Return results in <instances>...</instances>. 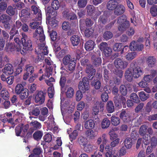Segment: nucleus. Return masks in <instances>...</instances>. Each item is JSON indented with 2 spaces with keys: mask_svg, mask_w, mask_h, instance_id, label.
Wrapping results in <instances>:
<instances>
[{
  "mask_svg": "<svg viewBox=\"0 0 157 157\" xmlns=\"http://www.w3.org/2000/svg\"><path fill=\"white\" fill-rule=\"evenodd\" d=\"M106 109L109 113H113L114 110V107L113 102L111 101H108L106 104Z\"/></svg>",
  "mask_w": 157,
  "mask_h": 157,
  "instance_id": "obj_24",
  "label": "nucleus"
},
{
  "mask_svg": "<svg viewBox=\"0 0 157 157\" xmlns=\"http://www.w3.org/2000/svg\"><path fill=\"white\" fill-rule=\"evenodd\" d=\"M125 10V8L123 5H117L114 11L115 14L117 15H120L124 13Z\"/></svg>",
  "mask_w": 157,
  "mask_h": 157,
  "instance_id": "obj_16",
  "label": "nucleus"
},
{
  "mask_svg": "<svg viewBox=\"0 0 157 157\" xmlns=\"http://www.w3.org/2000/svg\"><path fill=\"white\" fill-rule=\"evenodd\" d=\"M63 15L64 17L68 19L74 20L76 19L77 18L75 14L70 13L68 10H65L63 13Z\"/></svg>",
  "mask_w": 157,
  "mask_h": 157,
  "instance_id": "obj_20",
  "label": "nucleus"
},
{
  "mask_svg": "<svg viewBox=\"0 0 157 157\" xmlns=\"http://www.w3.org/2000/svg\"><path fill=\"white\" fill-rule=\"evenodd\" d=\"M63 101L61 100V111L62 115L63 116L65 111L67 110V112L69 113H72L74 109L75 106L74 105H72L71 107H70L69 105H63Z\"/></svg>",
  "mask_w": 157,
  "mask_h": 157,
  "instance_id": "obj_11",
  "label": "nucleus"
},
{
  "mask_svg": "<svg viewBox=\"0 0 157 157\" xmlns=\"http://www.w3.org/2000/svg\"><path fill=\"white\" fill-rule=\"evenodd\" d=\"M110 121L107 118L103 119L101 123V127L102 129L107 128L110 125Z\"/></svg>",
  "mask_w": 157,
  "mask_h": 157,
  "instance_id": "obj_27",
  "label": "nucleus"
},
{
  "mask_svg": "<svg viewBox=\"0 0 157 157\" xmlns=\"http://www.w3.org/2000/svg\"><path fill=\"white\" fill-rule=\"evenodd\" d=\"M91 84L94 86L96 89H98L100 87L101 83L98 80H95V78L94 81L92 82Z\"/></svg>",
  "mask_w": 157,
  "mask_h": 157,
  "instance_id": "obj_47",
  "label": "nucleus"
},
{
  "mask_svg": "<svg viewBox=\"0 0 157 157\" xmlns=\"http://www.w3.org/2000/svg\"><path fill=\"white\" fill-rule=\"evenodd\" d=\"M36 21L30 23L29 26L32 29H35L41 25L42 20V15L41 14H39L38 17L36 18Z\"/></svg>",
  "mask_w": 157,
  "mask_h": 157,
  "instance_id": "obj_15",
  "label": "nucleus"
},
{
  "mask_svg": "<svg viewBox=\"0 0 157 157\" xmlns=\"http://www.w3.org/2000/svg\"><path fill=\"white\" fill-rule=\"evenodd\" d=\"M88 140L87 139L83 136H80L78 138V142L81 145L84 146L88 144Z\"/></svg>",
  "mask_w": 157,
  "mask_h": 157,
  "instance_id": "obj_46",
  "label": "nucleus"
},
{
  "mask_svg": "<svg viewBox=\"0 0 157 157\" xmlns=\"http://www.w3.org/2000/svg\"><path fill=\"white\" fill-rule=\"evenodd\" d=\"M112 51L111 48L108 47L103 51V53L107 57L110 56L112 54Z\"/></svg>",
  "mask_w": 157,
  "mask_h": 157,
  "instance_id": "obj_56",
  "label": "nucleus"
},
{
  "mask_svg": "<svg viewBox=\"0 0 157 157\" xmlns=\"http://www.w3.org/2000/svg\"><path fill=\"white\" fill-rule=\"evenodd\" d=\"M85 133L86 135L88 136H89L90 138L91 139L94 137L95 135L94 132L93 130H91L90 129L87 130L86 132Z\"/></svg>",
  "mask_w": 157,
  "mask_h": 157,
  "instance_id": "obj_57",
  "label": "nucleus"
},
{
  "mask_svg": "<svg viewBox=\"0 0 157 157\" xmlns=\"http://www.w3.org/2000/svg\"><path fill=\"white\" fill-rule=\"evenodd\" d=\"M117 128H114L110 130L109 132V135L110 136V139L113 140L117 137V134L114 132L115 131H117Z\"/></svg>",
  "mask_w": 157,
  "mask_h": 157,
  "instance_id": "obj_38",
  "label": "nucleus"
},
{
  "mask_svg": "<svg viewBox=\"0 0 157 157\" xmlns=\"http://www.w3.org/2000/svg\"><path fill=\"white\" fill-rule=\"evenodd\" d=\"M133 74L131 71L129 69L127 70L125 72V77L126 79L129 81H131L132 79Z\"/></svg>",
  "mask_w": 157,
  "mask_h": 157,
  "instance_id": "obj_34",
  "label": "nucleus"
},
{
  "mask_svg": "<svg viewBox=\"0 0 157 157\" xmlns=\"http://www.w3.org/2000/svg\"><path fill=\"white\" fill-rule=\"evenodd\" d=\"M117 5V3L116 2L109 0L107 5V7L109 10H113L115 9Z\"/></svg>",
  "mask_w": 157,
  "mask_h": 157,
  "instance_id": "obj_26",
  "label": "nucleus"
},
{
  "mask_svg": "<svg viewBox=\"0 0 157 157\" xmlns=\"http://www.w3.org/2000/svg\"><path fill=\"white\" fill-rule=\"evenodd\" d=\"M120 91L121 93L124 96H125L127 94V90L126 87L124 85H122L120 87Z\"/></svg>",
  "mask_w": 157,
  "mask_h": 157,
  "instance_id": "obj_60",
  "label": "nucleus"
},
{
  "mask_svg": "<svg viewBox=\"0 0 157 157\" xmlns=\"http://www.w3.org/2000/svg\"><path fill=\"white\" fill-rule=\"evenodd\" d=\"M29 94L28 90L27 89H25L22 91L21 92L20 94H18L19 95V97L21 99H24L27 98Z\"/></svg>",
  "mask_w": 157,
  "mask_h": 157,
  "instance_id": "obj_33",
  "label": "nucleus"
},
{
  "mask_svg": "<svg viewBox=\"0 0 157 157\" xmlns=\"http://www.w3.org/2000/svg\"><path fill=\"white\" fill-rule=\"evenodd\" d=\"M128 64V63L127 61H123L120 58H117L114 62L115 67L118 69H124L127 67Z\"/></svg>",
  "mask_w": 157,
  "mask_h": 157,
  "instance_id": "obj_8",
  "label": "nucleus"
},
{
  "mask_svg": "<svg viewBox=\"0 0 157 157\" xmlns=\"http://www.w3.org/2000/svg\"><path fill=\"white\" fill-rule=\"evenodd\" d=\"M1 21L2 23H5L9 21L10 20V17L6 14H3L0 17Z\"/></svg>",
  "mask_w": 157,
  "mask_h": 157,
  "instance_id": "obj_52",
  "label": "nucleus"
},
{
  "mask_svg": "<svg viewBox=\"0 0 157 157\" xmlns=\"http://www.w3.org/2000/svg\"><path fill=\"white\" fill-rule=\"evenodd\" d=\"M108 15L106 13H105L102 15L100 16L99 19V22L101 23L105 24L108 21Z\"/></svg>",
  "mask_w": 157,
  "mask_h": 157,
  "instance_id": "obj_29",
  "label": "nucleus"
},
{
  "mask_svg": "<svg viewBox=\"0 0 157 157\" xmlns=\"http://www.w3.org/2000/svg\"><path fill=\"white\" fill-rule=\"evenodd\" d=\"M113 35L111 32L109 31H106L103 34V37L106 40H108L112 38Z\"/></svg>",
  "mask_w": 157,
  "mask_h": 157,
  "instance_id": "obj_50",
  "label": "nucleus"
},
{
  "mask_svg": "<svg viewBox=\"0 0 157 157\" xmlns=\"http://www.w3.org/2000/svg\"><path fill=\"white\" fill-rule=\"evenodd\" d=\"M2 71L6 75H10L13 73L14 68L11 64H8L2 69Z\"/></svg>",
  "mask_w": 157,
  "mask_h": 157,
  "instance_id": "obj_14",
  "label": "nucleus"
},
{
  "mask_svg": "<svg viewBox=\"0 0 157 157\" xmlns=\"http://www.w3.org/2000/svg\"><path fill=\"white\" fill-rule=\"evenodd\" d=\"M86 71L88 74V78L87 79L90 80H91L95 74V69H93V67L91 65H88L87 66Z\"/></svg>",
  "mask_w": 157,
  "mask_h": 157,
  "instance_id": "obj_13",
  "label": "nucleus"
},
{
  "mask_svg": "<svg viewBox=\"0 0 157 157\" xmlns=\"http://www.w3.org/2000/svg\"><path fill=\"white\" fill-rule=\"evenodd\" d=\"M151 146L152 147H155L157 144V140L156 138L154 137H152L151 140Z\"/></svg>",
  "mask_w": 157,
  "mask_h": 157,
  "instance_id": "obj_64",
  "label": "nucleus"
},
{
  "mask_svg": "<svg viewBox=\"0 0 157 157\" xmlns=\"http://www.w3.org/2000/svg\"><path fill=\"white\" fill-rule=\"evenodd\" d=\"M28 128L29 125L28 124H21L18 125L15 129L16 136H24L26 133Z\"/></svg>",
  "mask_w": 157,
  "mask_h": 157,
  "instance_id": "obj_5",
  "label": "nucleus"
},
{
  "mask_svg": "<svg viewBox=\"0 0 157 157\" xmlns=\"http://www.w3.org/2000/svg\"><path fill=\"white\" fill-rule=\"evenodd\" d=\"M4 100H7L10 97L9 92L5 89H3L1 91L0 95Z\"/></svg>",
  "mask_w": 157,
  "mask_h": 157,
  "instance_id": "obj_28",
  "label": "nucleus"
},
{
  "mask_svg": "<svg viewBox=\"0 0 157 157\" xmlns=\"http://www.w3.org/2000/svg\"><path fill=\"white\" fill-rule=\"evenodd\" d=\"M75 60L72 61L71 62L68 64V69L70 71H73L75 69Z\"/></svg>",
  "mask_w": 157,
  "mask_h": 157,
  "instance_id": "obj_51",
  "label": "nucleus"
},
{
  "mask_svg": "<svg viewBox=\"0 0 157 157\" xmlns=\"http://www.w3.org/2000/svg\"><path fill=\"white\" fill-rule=\"evenodd\" d=\"M120 117L124 122H127L130 120V117L128 113L124 111H122L120 113Z\"/></svg>",
  "mask_w": 157,
  "mask_h": 157,
  "instance_id": "obj_23",
  "label": "nucleus"
},
{
  "mask_svg": "<svg viewBox=\"0 0 157 157\" xmlns=\"http://www.w3.org/2000/svg\"><path fill=\"white\" fill-rule=\"evenodd\" d=\"M104 104L99 102H96L93 108V111L95 115L97 114L99 112L104 110Z\"/></svg>",
  "mask_w": 157,
  "mask_h": 157,
  "instance_id": "obj_12",
  "label": "nucleus"
},
{
  "mask_svg": "<svg viewBox=\"0 0 157 157\" xmlns=\"http://www.w3.org/2000/svg\"><path fill=\"white\" fill-rule=\"evenodd\" d=\"M139 95L140 99L142 101L146 100L149 97V94H146L145 92L143 91L140 92Z\"/></svg>",
  "mask_w": 157,
  "mask_h": 157,
  "instance_id": "obj_36",
  "label": "nucleus"
},
{
  "mask_svg": "<svg viewBox=\"0 0 157 157\" xmlns=\"http://www.w3.org/2000/svg\"><path fill=\"white\" fill-rule=\"evenodd\" d=\"M82 91L81 90L78 91L76 94V100L77 101H80L83 97Z\"/></svg>",
  "mask_w": 157,
  "mask_h": 157,
  "instance_id": "obj_55",
  "label": "nucleus"
},
{
  "mask_svg": "<svg viewBox=\"0 0 157 157\" xmlns=\"http://www.w3.org/2000/svg\"><path fill=\"white\" fill-rule=\"evenodd\" d=\"M93 29L88 27L86 28L85 31V36L87 37L90 36L93 33Z\"/></svg>",
  "mask_w": 157,
  "mask_h": 157,
  "instance_id": "obj_53",
  "label": "nucleus"
},
{
  "mask_svg": "<svg viewBox=\"0 0 157 157\" xmlns=\"http://www.w3.org/2000/svg\"><path fill=\"white\" fill-rule=\"evenodd\" d=\"M155 59L152 56H150L147 58V63L149 67H152L154 66Z\"/></svg>",
  "mask_w": 157,
  "mask_h": 157,
  "instance_id": "obj_40",
  "label": "nucleus"
},
{
  "mask_svg": "<svg viewBox=\"0 0 157 157\" xmlns=\"http://www.w3.org/2000/svg\"><path fill=\"white\" fill-rule=\"evenodd\" d=\"M22 71V65L20 64L15 69H14L13 73L15 75H17L19 74Z\"/></svg>",
  "mask_w": 157,
  "mask_h": 157,
  "instance_id": "obj_54",
  "label": "nucleus"
},
{
  "mask_svg": "<svg viewBox=\"0 0 157 157\" xmlns=\"http://www.w3.org/2000/svg\"><path fill=\"white\" fill-rule=\"evenodd\" d=\"M93 63L96 66H98L101 63V58L100 57H96L93 56L92 57Z\"/></svg>",
  "mask_w": 157,
  "mask_h": 157,
  "instance_id": "obj_30",
  "label": "nucleus"
},
{
  "mask_svg": "<svg viewBox=\"0 0 157 157\" xmlns=\"http://www.w3.org/2000/svg\"><path fill=\"white\" fill-rule=\"evenodd\" d=\"M36 102L40 104L43 103L45 100V94L42 91L38 92L34 96Z\"/></svg>",
  "mask_w": 157,
  "mask_h": 157,
  "instance_id": "obj_9",
  "label": "nucleus"
},
{
  "mask_svg": "<svg viewBox=\"0 0 157 157\" xmlns=\"http://www.w3.org/2000/svg\"><path fill=\"white\" fill-rule=\"evenodd\" d=\"M26 71L27 72L29 73V74H31L34 71V68L32 66L29 65H26L25 67Z\"/></svg>",
  "mask_w": 157,
  "mask_h": 157,
  "instance_id": "obj_62",
  "label": "nucleus"
},
{
  "mask_svg": "<svg viewBox=\"0 0 157 157\" xmlns=\"http://www.w3.org/2000/svg\"><path fill=\"white\" fill-rule=\"evenodd\" d=\"M29 11L26 10L24 9L21 11L20 15L21 17H27L29 16Z\"/></svg>",
  "mask_w": 157,
  "mask_h": 157,
  "instance_id": "obj_59",
  "label": "nucleus"
},
{
  "mask_svg": "<svg viewBox=\"0 0 157 157\" xmlns=\"http://www.w3.org/2000/svg\"><path fill=\"white\" fill-rule=\"evenodd\" d=\"M95 45V43L94 41L89 40L86 43L85 48L87 51H90L94 49Z\"/></svg>",
  "mask_w": 157,
  "mask_h": 157,
  "instance_id": "obj_18",
  "label": "nucleus"
},
{
  "mask_svg": "<svg viewBox=\"0 0 157 157\" xmlns=\"http://www.w3.org/2000/svg\"><path fill=\"white\" fill-rule=\"evenodd\" d=\"M48 93L50 98H52L53 97L54 94V87H49L48 88Z\"/></svg>",
  "mask_w": 157,
  "mask_h": 157,
  "instance_id": "obj_58",
  "label": "nucleus"
},
{
  "mask_svg": "<svg viewBox=\"0 0 157 157\" xmlns=\"http://www.w3.org/2000/svg\"><path fill=\"white\" fill-rule=\"evenodd\" d=\"M52 6L54 10H58L60 6L59 2L58 0H53L52 2Z\"/></svg>",
  "mask_w": 157,
  "mask_h": 157,
  "instance_id": "obj_45",
  "label": "nucleus"
},
{
  "mask_svg": "<svg viewBox=\"0 0 157 157\" xmlns=\"http://www.w3.org/2000/svg\"><path fill=\"white\" fill-rule=\"evenodd\" d=\"M140 133L144 136L143 142L144 144L147 145L149 143V136L147 134V127L145 125L142 126L140 129Z\"/></svg>",
  "mask_w": 157,
  "mask_h": 157,
  "instance_id": "obj_6",
  "label": "nucleus"
},
{
  "mask_svg": "<svg viewBox=\"0 0 157 157\" xmlns=\"http://www.w3.org/2000/svg\"><path fill=\"white\" fill-rule=\"evenodd\" d=\"M41 152V149L40 148L36 147L33 150L34 154L30 155L29 157H38V156Z\"/></svg>",
  "mask_w": 157,
  "mask_h": 157,
  "instance_id": "obj_39",
  "label": "nucleus"
},
{
  "mask_svg": "<svg viewBox=\"0 0 157 157\" xmlns=\"http://www.w3.org/2000/svg\"><path fill=\"white\" fill-rule=\"evenodd\" d=\"M25 88H24L23 85L21 83H18L15 87V92L16 94H20Z\"/></svg>",
  "mask_w": 157,
  "mask_h": 157,
  "instance_id": "obj_32",
  "label": "nucleus"
},
{
  "mask_svg": "<svg viewBox=\"0 0 157 157\" xmlns=\"http://www.w3.org/2000/svg\"><path fill=\"white\" fill-rule=\"evenodd\" d=\"M124 144L127 148H129L132 146V140L130 138H126L124 141Z\"/></svg>",
  "mask_w": 157,
  "mask_h": 157,
  "instance_id": "obj_42",
  "label": "nucleus"
},
{
  "mask_svg": "<svg viewBox=\"0 0 157 157\" xmlns=\"http://www.w3.org/2000/svg\"><path fill=\"white\" fill-rule=\"evenodd\" d=\"M130 98L134 102L138 103L139 101V99L137 95L134 93H132L130 95Z\"/></svg>",
  "mask_w": 157,
  "mask_h": 157,
  "instance_id": "obj_49",
  "label": "nucleus"
},
{
  "mask_svg": "<svg viewBox=\"0 0 157 157\" xmlns=\"http://www.w3.org/2000/svg\"><path fill=\"white\" fill-rule=\"evenodd\" d=\"M117 22L120 24L118 29L120 32L124 31L126 27L129 25V22L126 20V17L124 15L119 17Z\"/></svg>",
  "mask_w": 157,
  "mask_h": 157,
  "instance_id": "obj_4",
  "label": "nucleus"
},
{
  "mask_svg": "<svg viewBox=\"0 0 157 157\" xmlns=\"http://www.w3.org/2000/svg\"><path fill=\"white\" fill-rule=\"evenodd\" d=\"M95 124L94 121L91 119L86 121L84 124V127L86 129H91L94 127Z\"/></svg>",
  "mask_w": 157,
  "mask_h": 157,
  "instance_id": "obj_22",
  "label": "nucleus"
},
{
  "mask_svg": "<svg viewBox=\"0 0 157 157\" xmlns=\"http://www.w3.org/2000/svg\"><path fill=\"white\" fill-rule=\"evenodd\" d=\"M33 37L37 40H39L40 43L38 44L37 49L36 51L37 52L38 58L35 59V61L37 62L40 60H43L44 55H47L48 53V47L45 46V36L44 34V31L42 27L39 26L37 27L35 33L33 34Z\"/></svg>",
  "mask_w": 157,
  "mask_h": 157,
  "instance_id": "obj_2",
  "label": "nucleus"
},
{
  "mask_svg": "<svg viewBox=\"0 0 157 157\" xmlns=\"http://www.w3.org/2000/svg\"><path fill=\"white\" fill-rule=\"evenodd\" d=\"M113 49L115 51H121V54H122L127 51L128 49V46H126L124 47L121 44L117 43L114 45Z\"/></svg>",
  "mask_w": 157,
  "mask_h": 157,
  "instance_id": "obj_10",
  "label": "nucleus"
},
{
  "mask_svg": "<svg viewBox=\"0 0 157 157\" xmlns=\"http://www.w3.org/2000/svg\"><path fill=\"white\" fill-rule=\"evenodd\" d=\"M156 72L155 71H152L151 72V74L144 76L143 80L146 82H149L151 81L155 75Z\"/></svg>",
  "mask_w": 157,
  "mask_h": 157,
  "instance_id": "obj_25",
  "label": "nucleus"
},
{
  "mask_svg": "<svg viewBox=\"0 0 157 157\" xmlns=\"http://www.w3.org/2000/svg\"><path fill=\"white\" fill-rule=\"evenodd\" d=\"M14 40L17 44L16 46H15L13 43H9L6 44L5 47V49L7 51L13 52L15 50L17 52H20L21 54L24 55L28 50H31V41L28 40V37L25 34H22L21 42L17 37L14 38Z\"/></svg>",
  "mask_w": 157,
  "mask_h": 157,
  "instance_id": "obj_1",
  "label": "nucleus"
},
{
  "mask_svg": "<svg viewBox=\"0 0 157 157\" xmlns=\"http://www.w3.org/2000/svg\"><path fill=\"white\" fill-rule=\"evenodd\" d=\"M86 0H79L78 2V5L79 7L82 8L86 6Z\"/></svg>",
  "mask_w": 157,
  "mask_h": 157,
  "instance_id": "obj_61",
  "label": "nucleus"
},
{
  "mask_svg": "<svg viewBox=\"0 0 157 157\" xmlns=\"http://www.w3.org/2000/svg\"><path fill=\"white\" fill-rule=\"evenodd\" d=\"M8 0H0V10H5L7 7Z\"/></svg>",
  "mask_w": 157,
  "mask_h": 157,
  "instance_id": "obj_44",
  "label": "nucleus"
},
{
  "mask_svg": "<svg viewBox=\"0 0 157 157\" xmlns=\"http://www.w3.org/2000/svg\"><path fill=\"white\" fill-rule=\"evenodd\" d=\"M136 55V53L135 52H128L125 55V59L128 61H131L135 58Z\"/></svg>",
  "mask_w": 157,
  "mask_h": 157,
  "instance_id": "obj_31",
  "label": "nucleus"
},
{
  "mask_svg": "<svg viewBox=\"0 0 157 157\" xmlns=\"http://www.w3.org/2000/svg\"><path fill=\"white\" fill-rule=\"evenodd\" d=\"M15 9L11 6H9L6 10L7 13L10 15H13L14 14Z\"/></svg>",
  "mask_w": 157,
  "mask_h": 157,
  "instance_id": "obj_63",
  "label": "nucleus"
},
{
  "mask_svg": "<svg viewBox=\"0 0 157 157\" xmlns=\"http://www.w3.org/2000/svg\"><path fill=\"white\" fill-rule=\"evenodd\" d=\"M71 41L73 46H77L80 43V37L77 35H74L71 37Z\"/></svg>",
  "mask_w": 157,
  "mask_h": 157,
  "instance_id": "obj_19",
  "label": "nucleus"
},
{
  "mask_svg": "<svg viewBox=\"0 0 157 157\" xmlns=\"http://www.w3.org/2000/svg\"><path fill=\"white\" fill-rule=\"evenodd\" d=\"M112 124L114 126L118 125L120 123V120L118 117L112 116L111 117Z\"/></svg>",
  "mask_w": 157,
  "mask_h": 157,
  "instance_id": "obj_41",
  "label": "nucleus"
},
{
  "mask_svg": "<svg viewBox=\"0 0 157 157\" xmlns=\"http://www.w3.org/2000/svg\"><path fill=\"white\" fill-rule=\"evenodd\" d=\"M138 45V44L137 42L133 41L130 44V49L132 51L137 50Z\"/></svg>",
  "mask_w": 157,
  "mask_h": 157,
  "instance_id": "obj_48",
  "label": "nucleus"
},
{
  "mask_svg": "<svg viewBox=\"0 0 157 157\" xmlns=\"http://www.w3.org/2000/svg\"><path fill=\"white\" fill-rule=\"evenodd\" d=\"M66 94L67 98H71L74 94V90L72 87H68L67 88Z\"/></svg>",
  "mask_w": 157,
  "mask_h": 157,
  "instance_id": "obj_37",
  "label": "nucleus"
},
{
  "mask_svg": "<svg viewBox=\"0 0 157 157\" xmlns=\"http://www.w3.org/2000/svg\"><path fill=\"white\" fill-rule=\"evenodd\" d=\"M88 80L87 78L84 77L83 78L82 81L79 82V90L83 93L85 92L89 89V86Z\"/></svg>",
  "mask_w": 157,
  "mask_h": 157,
  "instance_id": "obj_7",
  "label": "nucleus"
},
{
  "mask_svg": "<svg viewBox=\"0 0 157 157\" xmlns=\"http://www.w3.org/2000/svg\"><path fill=\"white\" fill-rule=\"evenodd\" d=\"M43 135L42 132L40 131H38L35 132L33 135L34 139L36 140H40Z\"/></svg>",
  "mask_w": 157,
  "mask_h": 157,
  "instance_id": "obj_43",
  "label": "nucleus"
},
{
  "mask_svg": "<svg viewBox=\"0 0 157 157\" xmlns=\"http://www.w3.org/2000/svg\"><path fill=\"white\" fill-rule=\"evenodd\" d=\"M142 68L139 67L134 68L133 71V76L134 78H138L143 74Z\"/></svg>",
  "mask_w": 157,
  "mask_h": 157,
  "instance_id": "obj_17",
  "label": "nucleus"
},
{
  "mask_svg": "<svg viewBox=\"0 0 157 157\" xmlns=\"http://www.w3.org/2000/svg\"><path fill=\"white\" fill-rule=\"evenodd\" d=\"M74 60L71 58L70 56L67 55L63 58V63L65 65H67Z\"/></svg>",
  "mask_w": 157,
  "mask_h": 157,
  "instance_id": "obj_35",
  "label": "nucleus"
},
{
  "mask_svg": "<svg viewBox=\"0 0 157 157\" xmlns=\"http://www.w3.org/2000/svg\"><path fill=\"white\" fill-rule=\"evenodd\" d=\"M29 118L32 120L30 123V125L31 126L35 129H40L41 128V124L37 121H35L33 119H35V117H30Z\"/></svg>",
  "mask_w": 157,
  "mask_h": 157,
  "instance_id": "obj_21",
  "label": "nucleus"
},
{
  "mask_svg": "<svg viewBox=\"0 0 157 157\" xmlns=\"http://www.w3.org/2000/svg\"><path fill=\"white\" fill-rule=\"evenodd\" d=\"M46 12L47 19L46 22L48 24V32H49L50 30L49 28L56 27L57 26L58 22L56 19L57 12L56 11L53 10L50 7H47Z\"/></svg>",
  "mask_w": 157,
  "mask_h": 157,
  "instance_id": "obj_3",
  "label": "nucleus"
}]
</instances>
